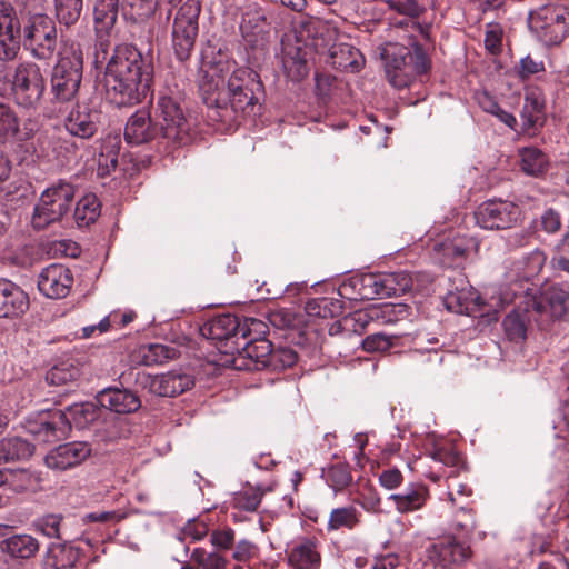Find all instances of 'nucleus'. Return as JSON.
<instances>
[{
  "mask_svg": "<svg viewBox=\"0 0 569 569\" xmlns=\"http://www.w3.org/2000/svg\"><path fill=\"white\" fill-rule=\"evenodd\" d=\"M153 63L134 46L119 44L110 57L104 73L106 97L117 107L140 103L149 93Z\"/></svg>",
  "mask_w": 569,
  "mask_h": 569,
  "instance_id": "f257e3e1",
  "label": "nucleus"
},
{
  "mask_svg": "<svg viewBox=\"0 0 569 569\" xmlns=\"http://www.w3.org/2000/svg\"><path fill=\"white\" fill-rule=\"evenodd\" d=\"M161 138L168 143H186L190 138V123L180 106L178 94L160 91L156 107V122L148 110L136 111L127 121L124 139L142 144Z\"/></svg>",
  "mask_w": 569,
  "mask_h": 569,
  "instance_id": "f03ea898",
  "label": "nucleus"
},
{
  "mask_svg": "<svg viewBox=\"0 0 569 569\" xmlns=\"http://www.w3.org/2000/svg\"><path fill=\"white\" fill-rule=\"evenodd\" d=\"M228 69L221 63H204L200 70L199 90L208 108L229 110L228 97L252 90L253 74L249 69L238 68L227 78Z\"/></svg>",
  "mask_w": 569,
  "mask_h": 569,
  "instance_id": "7ed1b4c3",
  "label": "nucleus"
},
{
  "mask_svg": "<svg viewBox=\"0 0 569 569\" xmlns=\"http://www.w3.org/2000/svg\"><path fill=\"white\" fill-rule=\"evenodd\" d=\"M530 32L545 46L560 44L569 32V11L558 3H547L529 11Z\"/></svg>",
  "mask_w": 569,
  "mask_h": 569,
  "instance_id": "20e7f679",
  "label": "nucleus"
},
{
  "mask_svg": "<svg viewBox=\"0 0 569 569\" xmlns=\"http://www.w3.org/2000/svg\"><path fill=\"white\" fill-rule=\"evenodd\" d=\"M74 191V187L66 181L47 188L34 207L31 219L33 228L41 230L60 221L71 208Z\"/></svg>",
  "mask_w": 569,
  "mask_h": 569,
  "instance_id": "39448f33",
  "label": "nucleus"
},
{
  "mask_svg": "<svg viewBox=\"0 0 569 569\" xmlns=\"http://www.w3.org/2000/svg\"><path fill=\"white\" fill-rule=\"evenodd\" d=\"M46 91V79L41 68L32 61H22L14 68L11 92L14 102L24 109H36Z\"/></svg>",
  "mask_w": 569,
  "mask_h": 569,
  "instance_id": "423d86ee",
  "label": "nucleus"
},
{
  "mask_svg": "<svg viewBox=\"0 0 569 569\" xmlns=\"http://www.w3.org/2000/svg\"><path fill=\"white\" fill-rule=\"evenodd\" d=\"M201 12L200 2L187 0L177 11L172 24V48L179 61L190 58L198 37V19Z\"/></svg>",
  "mask_w": 569,
  "mask_h": 569,
  "instance_id": "0eeeda50",
  "label": "nucleus"
},
{
  "mask_svg": "<svg viewBox=\"0 0 569 569\" xmlns=\"http://www.w3.org/2000/svg\"><path fill=\"white\" fill-rule=\"evenodd\" d=\"M82 52L72 49L70 54L63 53L53 68L51 90L54 98L61 102L73 100L79 91L82 79Z\"/></svg>",
  "mask_w": 569,
  "mask_h": 569,
  "instance_id": "6e6552de",
  "label": "nucleus"
},
{
  "mask_svg": "<svg viewBox=\"0 0 569 569\" xmlns=\"http://www.w3.org/2000/svg\"><path fill=\"white\" fill-rule=\"evenodd\" d=\"M23 44L34 58L50 59L57 46V29L54 21L46 14L30 17L23 28Z\"/></svg>",
  "mask_w": 569,
  "mask_h": 569,
  "instance_id": "1a4fd4ad",
  "label": "nucleus"
},
{
  "mask_svg": "<svg viewBox=\"0 0 569 569\" xmlns=\"http://www.w3.org/2000/svg\"><path fill=\"white\" fill-rule=\"evenodd\" d=\"M521 209L509 200L489 199L475 211L477 226L486 230H506L515 227L520 220Z\"/></svg>",
  "mask_w": 569,
  "mask_h": 569,
  "instance_id": "9d476101",
  "label": "nucleus"
},
{
  "mask_svg": "<svg viewBox=\"0 0 569 569\" xmlns=\"http://www.w3.org/2000/svg\"><path fill=\"white\" fill-rule=\"evenodd\" d=\"M272 352V345L267 339L236 341L226 349V355L231 356L226 360L237 370H260L268 366Z\"/></svg>",
  "mask_w": 569,
  "mask_h": 569,
  "instance_id": "9b49d317",
  "label": "nucleus"
},
{
  "mask_svg": "<svg viewBox=\"0 0 569 569\" xmlns=\"http://www.w3.org/2000/svg\"><path fill=\"white\" fill-rule=\"evenodd\" d=\"M412 288V278L406 271L366 274L361 278V298L373 300L400 296Z\"/></svg>",
  "mask_w": 569,
  "mask_h": 569,
  "instance_id": "f8f14e48",
  "label": "nucleus"
},
{
  "mask_svg": "<svg viewBox=\"0 0 569 569\" xmlns=\"http://www.w3.org/2000/svg\"><path fill=\"white\" fill-rule=\"evenodd\" d=\"M24 428L36 441L50 443L67 436L70 422L63 411L54 409L28 418Z\"/></svg>",
  "mask_w": 569,
  "mask_h": 569,
  "instance_id": "ddd939ff",
  "label": "nucleus"
},
{
  "mask_svg": "<svg viewBox=\"0 0 569 569\" xmlns=\"http://www.w3.org/2000/svg\"><path fill=\"white\" fill-rule=\"evenodd\" d=\"M427 552L433 569H461L460 566L468 561L472 553L468 545L452 536L432 543Z\"/></svg>",
  "mask_w": 569,
  "mask_h": 569,
  "instance_id": "4468645a",
  "label": "nucleus"
},
{
  "mask_svg": "<svg viewBox=\"0 0 569 569\" xmlns=\"http://www.w3.org/2000/svg\"><path fill=\"white\" fill-rule=\"evenodd\" d=\"M200 330L203 337L216 340L220 352L226 355L228 346L240 341V318L231 313L217 315L207 320Z\"/></svg>",
  "mask_w": 569,
  "mask_h": 569,
  "instance_id": "2eb2a0df",
  "label": "nucleus"
},
{
  "mask_svg": "<svg viewBox=\"0 0 569 569\" xmlns=\"http://www.w3.org/2000/svg\"><path fill=\"white\" fill-rule=\"evenodd\" d=\"M530 306L542 322L548 318L562 319L569 316V287L551 286L539 298H532Z\"/></svg>",
  "mask_w": 569,
  "mask_h": 569,
  "instance_id": "dca6fc26",
  "label": "nucleus"
},
{
  "mask_svg": "<svg viewBox=\"0 0 569 569\" xmlns=\"http://www.w3.org/2000/svg\"><path fill=\"white\" fill-rule=\"evenodd\" d=\"M20 21L14 8L0 2V59L13 60L20 50Z\"/></svg>",
  "mask_w": 569,
  "mask_h": 569,
  "instance_id": "f3484780",
  "label": "nucleus"
},
{
  "mask_svg": "<svg viewBox=\"0 0 569 569\" xmlns=\"http://www.w3.org/2000/svg\"><path fill=\"white\" fill-rule=\"evenodd\" d=\"M141 383L150 392L161 397H176L193 386V378L187 373L169 371L162 375H142Z\"/></svg>",
  "mask_w": 569,
  "mask_h": 569,
  "instance_id": "a211bd4d",
  "label": "nucleus"
},
{
  "mask_svg": "<svg viewBox=\"0 0 569 569\" xmlns=\"http://www.w3.org/2000/svg\"><path fill=\"white\" fill-rule=\"evenodd\" d=\"M73 283L71 271L60 263H52L39 274L38 288L48 298L61 299L68 296Z\"/></svg>",
  "mask_w": 569,
  "mask_h": 569,
  "instance_id": "6ab92c4d",
  "label": "nucleus"
},
{
  "mask_svg": "<svg viewBox=\"0 0 569 569\" xmlns=\"http://www.w3.org/2000/svg\"><path fill=\"white\" fill-rule=\"evenodd\" d=\"M91 455V447L87 442L73 441L60 445L47 453L44 462L53 470H67L79 466Z\"/></svg>",
  "mask_w": 569,
  "mask_h": 569,
  "instance_id": "aec40b11",
  "label": "nucleus"
},
{
  "mask_svg": "<svg viewBox=\"0 0 569 569\" xmlns=\"http://www.w3.org/2000/svg\"><path fill=\"white\" fill-rule=\"evenodd\" d=\"M258 99L253 94V90L240 93H233L228 97L229 110L224 108H209V117L221 122L236 121L240 117H247L253 113Z\"/></svg>",
  "mask_w": 569,
  "mask_h": 569,
  "instance_id": "412c9836",
  "label": "nucleus"
},
{
  "mask_svg": "<svg viewBox=\"0 0 569 569\" xmlns=\"http://www.w3.org/2000/svg\"><path fill=\"white\" fill-rule=\"evenodd\" d=\"M64 127L73 137L90 139L98 131V112L86 104H77L67 116Z\"/></svg>",
  "mask_w": 569,
  "mask_h": 569,
  "instance_id": "4be33fe9",
  "label": "nucleus"
},
{
  "mask_svg": "<svg viewBox=\"0 0 569 569\" xmlns=\"http://www.w3.org/2000/svg\"><path fill=\"white\" fill-rule=\"evenodd\" d=\"M28 307V296L19 286L8 280H0V318L18 317Z\"/></svg>",
  "mask_w": 569,
  "mask_h": 569,
  "instance_id": "5701e85b",
  "label": "nucleus"
},
{
  "mask_svg": "<svg viewBox=\"0 0 569 569\" xmlns=\"http://www.w3.org/2000/svg\"><path fill=\"white\" fill-rule=\"evenodd\" d=\"M408 307L406 305L385 303L372 306L363 312H356L355 319L363 327L369 321H377L381 325L396 323L408 317Z\"/></svg>",
  "mask_w": 569,
  "mask_h": 569,
  "instance_id": "b1692460",
  "label": "nucleus"
},
{
  "mask_svg": "<svg viewBox=\"0 0 569 569\" xmlns=\"http://www.w3.org/2000/svg\"><path fill=\"white\" fill-rule=\"evenodd\" d=\"M100 405L117 413H130L137 411L141 401L137 395L126 389L109 388L100 392Z\"/></svg>",
  "mask_w": 569,
  "mask_h": 569,
  "instance_id": "393cba45",
  "label": "nucleus"
},
{
  "mask_svg": "<svg viewBox=\"0 0 569 569\" xmlns=\"http://www.w3.org/2000/svg\"><path fill=\"white\" fill-rule=\"evenodd\" d=\"M537 315L532 311V307L530 306V301L525 310L517 309L509 312L503 321L502 326L505 332L510 341H521L526 338L527 333V321L533 319L537 322H542L540 317H535Z\"/></svg>",
  "mask_w": 569,
  "mask_h": 569,
  "instance_id": "a878e982",
  "label": "nucleus"
},
{
  "mask_svg": "<svg viewBox=\"0 0 569 569\" xmlns=\"http://www.w3.org/2000/svg\"><path fill=\"white\" fill-rule=\"evenodd\" d=\"M287 562L295 569H318L321 557L311 539H305L295 546L287 557Z\"/></svg>",
  "mask_w": 569,
  "mask_h": 569,
  "instance_id": "bb28decb",
  "label": "nucleus"
},
{
  "mask_svg": "<svg viewBox=\"0 0 569 569\" xmlns=\"http://www.w3.org/2000/svg\"><path fill=\"white\" fill-rule=\"evenodd\" d=\"M80 558V550L66 543H53L47 550L44 565L49 569H71Z\"/></svg>",
  "mask_w": 569,
  "mask_h": 569,
  "instance_id": "cd10ccee",
  "label": "nucleus"
},
{
  "mask_svg": "<svg viewBox=\"0 0 569 569\" xmlns=\"http://www.w3.org/2000/svg\"><path fill=\"white\" fill-rule=\"evenodd\" d=\"M306 4V0H287V8L296 12V14L290 18V34H292L296 42L309 40L315 31L311 18L302 14Z\"/></svg>",
  "mask_w": 569,
  "mask_h": 569,
  "instance_id": "c85d7f7f",
  "label": "nucleus"
},
{
  "mask_svg": "<svg viewBox=\"0 0 569 569\" xmlns=\"http://www.w3.org/2000/svg\"><path fill=\"white\" fill-rule=\"evenodd\" d=\"M34 452V446L20 437L0 440V465L27 460Z\"/></svg>",
  "mask_w": 569,
  "mask_h": 569,
  "instance_id": "c756f323",
  "label": "nucleus"
},
{
  "mask_svg": "<svg viewBox=\"0 0 569 569\" xmlns=\"http://www.w3.org/2000/svg\"><path fill=\"white\" fill-rule=\"evenodd\" d=\"M441 254V263L447 267L459 266L467 257L469 241L463 237H455L435 246Z\"/></svg>",
  "mask_w": 569,
  "mask_h": 569,
  "instance_id": "7c9ffc66",
  "label": "nucleus"
},
{
  "mask_svg": "<svg viewBox=\"0 0 569 569\" xmlns=\"http://www.w3.org/2000/svg\"><path fill=\"white\" fill-rule=\"evenodd\" d=\"M3 545L6 552L16 559L33 558L40 549L38 539L27 533L13 535Z\"/></svg>",
  "mask_w": 569,
  "mask_h": 569,
  "instance_id": "2f4dec72",
  "label": "nucleus"
},
{
  "mask_svg": "<svg viewBox=\"0 0 569 569\" xmlns=\"http://www.w3.org/2000/svg\"><path fill=\"white\" fill-rule=\"evenodd\" d=\"M140 362L144 366H160L180 357V350L172 346L150 343L139 349Z\"/></svg>",
  "mask_w": 569,
  "mask_h": 569,
  "instance_id": "473e14b6",
  "label": "nucleus"
},
{
  "mask_svg": "<svg viewBox=\"0 0 569 569\" xmlns=\"http://www.w3.org/2000/svg\"><path fill=\"white\" fill-rule=\"evenodd\" d=\"M427 496V489L419 486L403 493H393L389 500L395 502L398 512L408 513L421 509L426 503Z\"/></svg>",
  "mask_w": 569,
  "mask_h": 569,
  "instance_id": "72a5a7b5",
  "label": "nucleus"
},
{
  "mask_svg": "<svg viewBox=\"0 0 569 569\" xmlns=\"http://www.w3.org/2000/svg\"><path fill=\"white\" fill-rule=\"evenodd\" d=\"M361 513L355 506L335 508L329 515L327 530H353L360 523Z\"/></svg>",
  "mask_w": 569,
  "mask_h": 569,
  "instance_id": "f704fd0d",
  "label": "nucleus"
},
{
  "mask_svg": "<svg viewBox=\"0 0 569 569\" xmlns=\"http://www.w3.org/2000/svg\"><path fill=\"white\" fill-rule=\"evenodd\" d=\"M308 41L296 42V54L290 58V66H287V79L291 81L299 82L309 74L308 59L311 54V49L308 46Z\"/></svg>",
  "mask_w": 569,
  "mask_h": 569,
  "instance_id": "c9c22d12",
  "label": "nucleus"
},
{
  "mask_svg": "<svg viewBox=\"0 0 569 569\" xmlns=\"http://www.w3.org/2000/svg\"><path fill=\"white\" fill-rule=\"evenodd\" d=\"M119 0H96L93 19L99 31L109 32L118 18Z\"/></svg>",
  "mask_w": 569,
  "mask_h": 569,
  "instance_id": "e433bc0d",
  "label": "nucleus"
},
{
  "mask_svg": "<svg viewBox=\"0 0 569 569\" xmlns=\"http://www.w3.org/2000/svg\"><path fill=\"white\" fill-rule=\"evenodd\" d=\"M120 149V139L117 136H108L101 146L98 156V173L100 176L109 174L118 166V154Z\"/></svg>",
  "mask_w": 569,
  "mask_h": 569,
  "instance_id": "4c0bfd02",
  "label": "nucleus"
},
{
  "mask_svg": "<svg viewBox=\"0 0 569 569\" xmlns=\"http://www.w3.org/2000/svg\"><path fill=\"white\" fill-rule=\"evenodd\" d=\"M101 204L93 193L83 196L76 204L74 220L79 227L93 223L100 216Z\"/></svg>",
  "mask_w": 569,
  "mask_h": 569,
  "instance_id": "58836bf2",
  "label": "nucleus"
},
{
  "mask_svg": "<svg viewBox=\"0 0 569 569\" xmlns=\"http://www.w3.org/2000/svg\"><path fill=\"white\" fill-rule=\"evenodd\" d=\"M262 496L260 488L247 485L233 493L230 503L238 511L253 512L259 507Z\"/></svg>",
  "mask_w": 569,
  "mask_h": 569,
  "instance_id": "ea45409f",
  "label": "nucleus"
},
{
  "mask_svg": "<svg viewBox=\"0 0 569 569\" xmlns=\"http://www.w3.org/2000/svg\"><path fill=\"white\" fill-rule=\"evenodd\" d=\"M521 169L529 176H539L543 173L548 166V159L543 152L537 148H523L520 151Z\"/></svg>",
  "mask_w": 569,
  "mask_h": 569,
  "instance_id": "a19ab883",
  "label": "nucleus"
},
{
  "mask_svg": "<svg viewBox=\"0 0 569 569\" xmlns=\"http://www.w3.org/2000/svg\"><path fill=\"white\" fill-rule=\"evenodd\" d=\"M387 69H409L411 50L398 43H388L381 53Z\"/></svg>",
  "mask_w": 569,
  "mask_h": 569,
  "instance_id": "79ce46f5",
  "label": "nucleus"
},
{
  "mask_svg": "<svg viewBox=\"0 0 569 569\" xmlns=\"http://www.w3.org/2000/svg\"><path fill=\"white\" fill-rule=\"evenodd\" d=\"M20 122L16 111L0 101V141H7L19 132Z\"/></svg>",
  "mask_w": 569,
  "mask_h": 569,
  "instance_id": "37998d69",
  "label": "nucleus"
},
{
  "mask_svg": "<svg viewBox=\"0 0 569 569\" xmlns=\"http://www.w3.org/2000/svg\"><path fill=\"white\" fill-rule=\"evenodd\" d=\"M59 21L66 26L74 24L81 14L83 0H54Z\"/></svg>",
  "mask_w": 569,
  "mask_h": 569,
  "instance_id": "c03bdc74",
  "label": "nucleus"
},
{
  "mask_svg": "<svg viewBox=\"0 0 569 569\" xmlns=\"http://www.w3.org/2000/svg\"><path fill=\"white\" fill-rule=\"evenodd\" d=\"M79 377V369L72 363L61 362L53 366L46 375L48 383L62 386L74 381Z\"/></svg>",
  "mask_w": 569,
  "mask_h": 569,
  "instance_id": "a18cd8bd",
  "label": "nucleus"
},
{
  "mask_svg": "<svg viewBox=\"0 0 569 569\" xmlns=\"http://www.w3.org/2000/svg\"><path fill=\"white\" fill-rule=\"evenodd\" d=\"M190 558L200 569H227V560L218 552H207L202 548H196Z\"/></svg>",
  "mask_w": 569,
  "mask_h": 569,
  "instance_id": "49530a36",
  "label": "nucleus"
},
{
  "mask_svg": "<svg viewBox=\"0 0 569 569\" xmlns=\"http://www.w3.org/2000/svg\"><path fill=\"white\" fill-rule=\"evenodd\" d=\"M268 327L266 322L256 318L240 319V341L264 339Z\"/></svg>",
  "mask_w": 569,
  "mask_h": 569,
  "instance_id": "de8ad7c7",
  "label": "nucleus"
},
{
  "mask_svg": "<svg viewBox=\"0 0 569 569\" xmlns=\"http://www.w3.org/2000/svg\"><path fill=\"white\" fill-rule=\"evenodd\" d=\"M385 3L388 9L402 17L419 18L425 12L418 0H386Z\"/></svg>",
  "mask_w": 569,
  "mask_h": 569,
  "instance_id": "09e8293b",
  "label": "nucleus"
},
{
  "mask_svg": "<svg viewBox=\"0 0 569 569\" xmlns=\"http://www.w3.org/2000/svg\"><path fill=\"white\" fill-rule=\"evenodd\" d=\"M452 526L462 535H470L476 528V516L472 509L460 507L455 513Z\"/></svg>",
  "mask_w": 569,
  "mask_h": 569,
  "instance_id": "8fccbe9b",
  "label": "nucleus"
},
{
  "mask_svg": "<svg viewBox=\"0 0 569 569\" xmlns=\"http://www.w3.org/2000/svg\"><path fill=\"white\" fill-rule=\"evenodd\" d=\"M543 103L535 93L527 94L521 117L528 126H535L542 113Z\"/></svg>",
  "mask_w": 569,
  "mask_h": 569,
  "instance_id": "3c124183",
  "label": "nucleus"
},
{
  "mask_svg": "<svg viewBox=\"0 0 569 569\" xmlns=\"http://www.w3.org/2000/svg\"><path fill=\"white\" fill-rule=\"evenodd\" d=\"M503 30L498 23L489 24L485 34V47L492 53L498 54L502 48Z\"/></svg>",
  "mask_w": 569,
  "mask_h": 569,
  "instance_id": "603ef678",
  "label": "nucleus"
},
{
  "mask_svg": "<svg viewBox=\"0 0 569 569\" xmlns=\"http://www.w3.org/2000/svg\"><path fill=\"white\" fill-rule=\"evenodd\" d=\"M547 260L546 254L536 249L525 258V278L536 277L543 268Z\"/></svg>",
  "mask_w": 569,
  "mask_h": 569,
  "instance_id": "864d4df0",
  "label": "nucleus"
},
{
  "mask_svg": "<svg viewBox=\"0 0 569 569\" xmlns=\"http://www.w3.org/2000/svg\"><path fill=\"white\" fill-rule=\"evenodd\" d=\"M431 458L448 467L458 468L462 463L461 456L451 447H440L431 452Z\"/></svg>",
  "mask_w": 569,
  "mask_h": 569,
  "instance_id": "5fc2aeb1",
  "label": "nucleus"
},
{
  "mask_svg": "<svg viewBox=\"0 0 569 569\" xmlns=\"http://www.w3.org/2000/svg\"><path fill=\"white\" fill-rule=\"evenodd\" d=\"M61 522L62 516L47 515L39 519L37 526L44 536L49 538H60Z\"/></svg>",
  "mask_w": 569,
  "mask_h": 569,
  "instance_id": "6e6d98bb",
  "label": "nucleus"
},
{
  "mask_svg": "<svg viewBox=\"0 0 569 569\" xmlns=\"http://www.w3.org/2000/svg\"><path fill=\"white\" fill-rule=\"evenodd\" d=\"M131 8L132 14L138 20L151 17L157 7L158 0H126Z\"/></svg>",
  "mask_w": 569,
  "mask_h": 569,
  "instance_id": "4d7b16f0",
  "label": "nucleus"
},
{
  "mask_svg": "<svg viewBox=\"0 0 569 569\" xmlns=\"http://www.w3.org/2000/svg\"><path fill=\"white\" fill-rule=\"evenodd\" d=\"M328 480L335 490H342L352 481L349 470L343 466H333L328 471Z\"/></svg>",
  "mask_w": 569,
  "mask_h": 569,
  "instance_id": "13d9d810",
  "label": "nucleus"
},
{
  "mask_svg": "<svg viewBox=\"0 0 569 569\" xmlns=\"http://www.w3.org/2000/svg\"><path fill=\"white\" fill-rule=\"evenodd\" d=\"M542 71H545L543 61L535 60L529 54L520 60L517 69L518 76L523 80Z\"/></svg>",
  "mask_w": 569,
  "mask_h": 569,
  "instance_id": "bf43d9fd",
  "label": "nucleus"
},
{
  "mask_svg": "<svg viewBox=\"0 0 569 569\" xmlns=\"http://www.w3.org/2000/svg\"><path fill=\"white\" fill-rule=\"evenodd\" d=\"M468 295L469 292L465 289L457 291H449L446 296V306L449 310L461 313L468 309Z\"/></svg>",
  "mask_w": 569,
  "mask_h": 569,
  "instance_id": "052dcab7",
  "label": "nucleus"
},
{
  "mask_svg": "<svg viewBox=\"0 0 569 569\" xmlns=\"http://www.w3.org/2000/svg\"><path fill=\"white\" fill-rule=\"evenodd\" d=\"M329 305H333V302L328 298L311 299L306 302L305 310L309 316L326 318L328 315H332Z\"/></svg>",
  "mask_w": 569,
  "mask_h": 569,
  "instance_id": "680f3d73",
  "label": "nucleus"
},
{
  "mask_svg": "<svg viewBox=\"0 0 569 569\" xmlns=\"http://www.w3.org/2000/svg\"><path fill=\"white\" fill-rule=\"evenodd\" d=\"M289 480L292 486L293 495L290 497H287V506H289L290 508H293L295 506H297L298 509H301L302 490H300L299 486L305 480V471H301V470L293 471Z\"/></svg>",
  "mask_w": 569,
  "mask_h": 569,
  "instance_id": "e2e57ef3",
  "label": "nucleus"
},
{
  "mask_svg": "<svg viewBox=\"0 0 569 569\" xmlns=\"http://www.w3.org/2000/svg\"><path fill=\"white\" fill-rule=\"evenodd\" d=\"M336 78L329 73L315 74V92L320 99H326L330 96Z\"/></svg>",
  "mask_w": 569,
  "mask_h": 569,
  "instance_id": "0e129e2a",
  "label": "nucleus"
},
{
  "mask_svg": "<svg viewBox=\"0 0 569 569\" xmlns=\"http://www.w3.org/2000/svg\"><path fill=\"white\" fill-rule=\"evenodd\" d=\"M540 224L542 230L548 233L558 232L561 229L560 213L552 208L545 210L540 217Z\"/></svg>",
  "mask_w": 569,
  "mask_h": 569,
  "instance_id": "69168bd1",
  "label": "nucleus"
},
{
  "mask_svg": "<svg viewBox=\"0 0 569 569\" xmlns=\"http://www.w3.org/2000/svg\"><path fill=\"white\" fill-rule=\"evenodd\" d=\"M403 482V476L397 468L383 470L379 475V483L387 490H395Z\"/></svg>",
  "mask_w": 569,
  "mask_h": 569,
  "instance_id": "338daca9",
  "label": "nucleus"
},
{
  "mask_svg": "<svg viewBox=\"0 0 569 569\" xmlns=\"http://www.w3.org/2000/svg\"><path fill=\"white\" fill-rule=\"evenodd\" d=\"M391 342L388 337L382 333L368 336L362 341V348L368 352L386 351L390 348Z\"/></svg>",
  "mask_w": 569,
  "mask_h": 569,
  "instance_id": "774afa93",
  "label": "nucleus"
}]
</instances>
